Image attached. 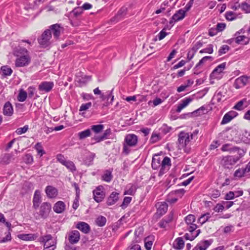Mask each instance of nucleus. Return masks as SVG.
<instances>
[{
    "instance_id": "nucleus-1",
    "label": "nucleus",
    "mask_w": 250,
    "mask_h": 250,
    "mask_svg": "<svg viewBox=\"0 0 250 250\" xmlns=\"http://www.w3.org/2000/svg\"><path fill=\"white\" fill-rule=\"evenodd\" d=\"M171 161L168 157L161 156L155 154L152 158L151 166L154 169L160 168L159 173L163 174L165 172L166 168L171 166Z\"/></svg>"
},
{
    "instance_id": "nucleus-2",
    "label": "nucleus",
    "mask_w": 250,
    "mask_h": 250,
    "mask_svg": "<svg viewBox=\"0 0 250 250\" xmlns=\"http://www.w3.org/2000/svg\"><path fill=\"white\" fill-rule=\"evenodd\" d=\"M138 143V137L134 134H128L126 135L125 138V143L123 146V152L128 154L130 149L129 147L135 146Z\"/></svg>"
},
{
    "instance_id": "nucleus-3",
    "label": "nucleus",
    "mask_w": 250,
    "mask_h": 250,
    "mask_svg": "<svg viewBox=\"0 0 250 250\" xmlns=\"http://www.w3.org/2000/svg\"><path fill=\"white\" fill-rule=\"evenodd\" d=\"M51 205L49 203L44 202L40 206L39 211L34 214L36 219L39 220L41 218L45 219L47 218L51 211Z\"/></svg>"
},
{
    "instance_id": "nucleus-4",
    "label": "nucleus",
    "mask_w": 250,
    "mask_h": 250,
    "mask_svg": "<svg viewBox=\"0 0 250 250\" xmlns=\"http://www.w3.org/2000/svg\"><path fill=\"white\" fill-rule=\"evenodd\" d=\"M191 140L189 133L181 131L178 134V146L179 148H185Z\"/></svg>"
},
{
    "instance_id": "nucleus-5",
    "label": "nucleus",
    "mask_w": 250,
    "mask_h": 250,
    "mask_svg": "<svg viewBox=\"0 0 250 250\" xmlns=\"http://www.w3.org/2000/svg\"><path fill=\"white\" fill-rule=\"evenodd\" d=\"M239 160V157L234 156H227L223 157L221 163L226 168H231Z\"/></svg>"
},
{
    "instance_id": "nucleus-6",
    "label": "nucleus",
    "mask_w": 250,
    "mask_h": 250,
    "mask_svg": "<svg viewBox=\"0 0 250 250\" xmlns=\"http://www.w3.org/2000/svg\"><path fill=\"white\" fill-rule=\"evenodd\" d=\"M51 38V32L50 29L45 30L38 39L39 43L43 47H47L50 44V40Z\"/></svg>"
},
{
    "instance_id": "nucleus-7",
    "label": "nucleus",
    "mask_w": 250,
    "mask_h": 250,
    "mask_svg": "<svg viewBox=\"0 0 250 250\" xmlns=\"http://www.w3.org/2000/svg\"><path fill=\"white\" fill-rule=\"evenodd\" d=\"M156 207L157 209L154 216L156 218H160L167 211L168 206L166 202H163L157 203L156 204Z\"/></svg>"
},
{
    "instance_id": "nucleus-8",
    "label": "nucleus",
    "mask_w": 250,
    "mask_h": 250,
    "mask_svg": "<svg viewBox=\"0 0 250 250\" xmlns=\"http://www.w3.org/2000/svg\"><path fill=\"white\" fill-rule=\"evenodd\" d=\"M31 58L29 55H25L18 57L15 61L16 67H24L27 66L30 63Z\"/></svg>"
},
{
    "instance_id": "nucleus-9",
    "label": "nucleus",
    "mask_w": 250,
    "mask_h": 250,
    "mask_svg": "<svg viewBox=\"0 0 250 250\" xmlns=\"http://www.w3.org/2000/svg\"><path fill=\"white\" fill-rule=\"evenodd\" d=\"M185 221L189 227L187 228V229L190 232L194 231L197 229V226L194 223L195 221V217L194 215L189 214L185 217Z\"/></svg>"
},
{
    "instance_id": "nucleus-10",
    "label": "nucleus",
    "mask_w": 250,
    "mask_h": 250,
    "mask_svg": "<svg viewBox=\"0 0 250 250\" xmlns=\"http://www.w3.org/2000/svg\"><path fill=\"white\" fill-rule=\"evenodd\" d=\"M186 12V10L182 9L176 11V12L171 17V19L169 21V23L173 25L175 22L183 19L185 17Z\"/></svg>"
},
{
    "instance_id": "nucleus-11",
    "label": "nucleus",
    "mask_w": 250,
    "mask_h": 250,
    "mask_svg": "<svg viewBox=\"0 0 250 250\" xmlns=\"http://www.w3.org/2000/svg\"><path fill=\"white\" fill-rule=\"evenodd\" d=\"M103 187L99 186L93 191L94 200L97 202H101L104 197V193L103 190Z\"/></svg>"
},
{
    "instance_id": "nucleus-12",
    "label": "nucleus",
    "mask_w": 250,
    "mask_h": 250,
    "mask_svg": "<svg viewBox=\"0 0 250 250\" xmlns=\"http://www.w3.org/2000/svg\"><path fill=\"white\" fill-rule=\"evenodd\" d=\"M80 239V232L78 230H72L68 234V240L71 244L77 243Z\"/></svg>"
},
{
    "instance_id": "nucleus-13",
    "label": "nucleus",
    "mask_w": 250,
    "mask_h": 250,
    "mask_svg": "<svg viewBox=\"0 0 250 250\" xmlns=\"http://www.w3.org/2000/svg\"><path fill=\"white\" fill-rule=\"evenodd\" d=\"M248 79L249 77L245 76H243L237 78L234 82V86L237 89L244 86L248 83Z\"/></svg>"
},
{
    "instance_id": "nucleus-14",
    "label": "nucleus",
    "mask_w": 250,
    "mask_h": 250,
    "mask_svg": "<svg viewBox=\"0 0 250 250\" xmlns=\"http://www.w3.org/2000/svg\"><path fill=\"white\" fill-rule=\"evenodd\" d=\"M41 202V192L38 190H36L35 191L33 199V208L36 209L39 207Z\"/></svg>"
},
{
    "instance_id": "nucleus-15",
    "label": "nucleus",
    "mask_w": 250,
    "mask_h": 250,
    "mask_svg": "<svg viewBox=\"0 0 250 250\" xmlns=\"http://www.w3.org/2000/svg\"><path fill=\"white\" fill-rule=\"evenodd\" d=\"M45 193L49 198H54L58 195V190L55 187L48 186L45 188Z\"/></svg>"
},
{
    "instance_id": "nucleus-16",
    "label": "nucleus",
    "mask_w": 250,
    "mask_h": 250,
    "mask_svg": "<svg viewBox=\"0 0 250 250\" xmlns=\"http://www.w3.org/2000/svg\"><path fill=\"white\" fill-rule=\"evenodd\" d=\"M119 193L116 192H112L107 200V205L112 206L115 204L119 200Z\"/></svg>"
},
{
    "instance_id": "nucleus-17",
    "label": "nucleus",
    "mask_w": 250,
    "mask_h": 250,
    "mask_svg": "<svg viewBox=\"0 0 250 250\" xmlns=\"http://www.w3.org/2000/svg\"><path fill=\"white\" fill-rule=\"evenodd\" d=\"M53 85V82H42L39 85V89L42 91L48 92L52 89Z\"/></svg>"
},
{
    "instance_id": "nucleus-18",
    "label": "nucleus",
    "mask_w": 250,
    "mask_h": 250,
    "mask_svg": "<svg viewBox=\"0 0 250 250\" xmlns=\"http://www.w3.org/2000/svg\"><path fill=\"white\" fill-rule=\"evenodd\" d=\"M3 113L4 115L11 116L13 114V108L10 102L5 103L3 107Z\"/></svg>"
},
{
    "instance_id": "nucleus-19",
    "label": "nucleus",
    "mask_w": 250,
    "mask_h": 250,
    "mask_svg": "<svg viewBox=\"0 0 250 250\" xmlns=\"http://www.w3.org/2000/svg\"><path fill=\"white\" fill-rule=\"evenodd\" d=\"M76 228L84 233H88L90 230L89 225L84 222H79L77 223Z\"/></svg>"
},
{
    "instance_id": "nucleus-20",
    "label": "nucleus",
    "mask_w": 250,
    "mask_h": 250,
    "mask_svg": "<svg viewBox=\"0 0 250 250\" xmlns=\"http://www.w3.org/2000/svg\"><path fill=\"white\" fill-rule=\"evenodd\" d=\"M212 240H205L200 242L192 250H206L211 245Z\"/></svg>"
},
{
    "instance_id": "nucleus-21",
    "label": "nucleus",
    "mask_w": 250,
    "mask_h": 250,
    "mask_svg": "<svg viewBox=\"0 0 250 250\" xmlns=\"http://www.w3.org/2000/svg\"><path fill=\"white\" fill-rule=\"evenodd\" d=\"M65 209V203L61 201H58L56 203L53 207L54 211L57 213H62Z\"/></svg>"
},
{
    "instance_id": "nucleus-22",
    "label": "nucleus",
    "mask_w": 250,
    "mask_h": 250,
    "mask_svg": "<svg viewBox=\"0 0 250 250\" xmlns=\"http://www.w3.org/2000/svg\"><path fill=\"white\" fill-rule=\"evenodd\" d=\"M50 29L51 33H52L54 37L57 39L60 36L62 28L61 27L60 24H55L50 26Z\"/></svg>"
},
{
    "instance_id": "nucleus-23",
    "label": "nucleus",
    "mask_w": 250,
    "mask_h": 250,
    "mask_svg": "<svg viewBox=\"0 0 250 250\" xmlns=\"http://www.w3.org/2000/svg\"><path fill=\"white\" fill-rule=\"evenodd\" d=\"M192 101V99L190 97L183 99L181 103L178 105L176 109V112L180 113L181 110L186 107Z\"/></svg>"
},
{
    "instance_id": "nucleus-24",
    "label": "nucleus",
    "mask_w": 250,
    "mask_h": 250,
    "mask_svg": "<svg viewBox=\"0 0 250 250\" xmlns=\"http://www.w3.org/2000/svg\"><path fill=\"white\" fill-rule=\"evenodd\" d=\"M13 54L15 56L20 57L21 56L28 55V51L25 48L18 46L14 49Z\"/></svg>"
},
{
    "instance_id": "nucleus-25",
    "label": "nucleus",
    "mask_w": 250,
    "mask_h": 250,
    "mask_svg": "<svg viewBox=\"0 0 250 250\" xmlns=\"http://www.w3.org/2000/svg\"><path fill=\"white\" fill-rule=\"evenodd\" d=\"M185 243L182 237L176 238L173 242V248L177 250H182L184 247Z\"/></svg>"
},
{
    "instance_id": "nucleus-26",
    "label": "nucleus",
    "mask_w": 250,
    "mask_h": 250,
    "mask_svg": "<svg viewBox=\"0 0 250 250\" xmlns=\"http://www.w3.org/2000/svg\"><path fill=\"white\" fill-rule=\"evenodd\" d=\"M248 105L247 103V99H243L242 100L239 101L233 107V109L237 110H242L245 107H246Z\"/></svg>"
},
{
    "instance_id": "nucleus-27",
    "label": "nucleus",
    "mask_w": 250,
    "mask_h": 250,
    "mask_svg": "<svg viewBox=\"0 0 250 250\" xmlns=\"http://www.w3.org/2000/svg\"><path fill=\"white\" fill-rule=\"evenodd\" d=\"M96 155L94 153L89 152L88 154L83 160V162L85 165L87 166H89L93 164V161Z\"/></svg>"
},
{
    "instance_id": "nucleus-28",
    "label": "nucleus",
    "mask_w": 250,
    "mask_h": 250,
    "mask_svg": "<svg viewBox=\"0 0 250 250\" xmlns=\"http://www.w3.org/2000/svg\"><path fill=\"white\" fill-rule=\"evenodd\" d=\"M37 237V235L35 234H23L19 235V238L24 241L34 240Z\"/></svg>"
},
{
    "instance_id": "nucleus-29",
    "label": "nucleus",
    "mask_w": 250,
    "mask_h": 250,
    "mask_svg": "<svg viewBox=\"0 0 250 250\" xmlns=\"http://www.w3.org/2000/svg\"><path fill=\"white\" fill-rule=\"evenodd\" d=\"M112 178V171L110 169L106 170L102 176V180L107 183L110 182Z\"/></svg>"
},
{
    "instance_id": "nucleus-30",
    "label": "nucleus",
    "mask_w": 250,
    "mask_h": 250,
    "mask_svg": "<svg viewBox=\"0 0 250 250\" xmlns=\"http://www.w3.org/2000/svg\"><path fill=\"white\" fill-rule=\"evenodd\" d=\"M235 42L237 44L246 45L249 43V40L245 36H239L235 38Z\"/></svg>"
},
{
    "instance_id": "nucleus-31",
    "label": "nucleus",
    "mask_w": 250,
    "mask_h": 250,
    "mask_svg": "<svg viewBox=\"0 0 250 250\" xmlns=\"http://www.w3.org/2000/svg\"><path fill=\"white\" fill-rule=\"evenodd\" d=\"M154 241L152 236H148L145 239V247L146 250H150Z\"/></svg>"
},
{
    "instance_id": "nucleus-32",
    "label": "nucleus",
    "mask_w": 250,
    "mask_h": 250,
    "mask_svg": "<svg viewBox=\"0 0 250 250\" xmlns=\"http://www.w3.org/2000/svg\"><path fill=\"white\" fill-rule=\"evenodd\" d=\"M83 10L81 7L75 8L71 12L70 14L73 18H77L83 13Z\"/></svg>"
},
{
    "instance_id": "nucleus-33",
    "label": "nucleus",
    "mask_w": 250,
    "mask_h": 250,
    "mask_svg": "<svg viewBox=\"0 0 250 250\" xmlns=\"http://www.w3.org/2000/svg\"><path fill=\"white\" fill-rule=\"evenodd\" d=\"M91 132L90 129H87L85 130L80 132L78 133L79 139L83 140L91 135Z\"/></svg>"
},
{
    "instance_id": "nucleus-34",
    "label": "nucleus",
    "mask_w": 250,
    "mask_h": 250,
    "mask_svg": "<svg viewBox=\"0 0 250 250\" xmlns=\"http://www.w3.org/2000/svg\"><path fill=\"white\" fill-rule=\"evenodd\" d=\"M52 240V236L50 234H47L40 237V242L43 243L44 245L48 247V243Z\"/></svg>"
},
{
    "instance_id": "nucleus-35",
    "label": "nucleus",
    "mask_w": 250,
    "mask_h": 250,
    "mask_svg": "<svg viewBox=\"0 0 250 250\" xmlns=\"http://www.w3.org/2000/svg\"><path fill=\"white\" fill-rule=\"evenodd\" d=\"M225 17L229 21H232L237 19V14L232 11H227L225 13Z\"/></svg>"
},
{
    "instance_id": "nucleus-36",
    "label": "nucleus",
    "mask_w": 250,
    "mask_h": 250,
    "mask_svg": "<svg viewBox=\"0 0 250 250\" xmlns=\"http://www.w3.org/2000/svg\"><path fill=\"white\" fill-rule=\"evenodd\" d=\"M106 222V219L103 216H100L96 218V223L100 227H103L105 225Z\"/></svg>"
},
{
    "instance_id": "nucleus-37",
    "label": "nucleus",
    "mask_w": 250,
    "mask_h": 250,
    "mask_svg": "<svg viewBox=\"0 0 250 250\" xmlns=\"http://www.w3.org/2000/svg\"><path fill=\"white\" fill-rule=\"evenodd\" d=\"M63 166H65L71 172H74L76 170V167L72 161L67 160Z\"/></svg>"
},
{
    "instance_id": "nucleus-38",
    "label": "nucleus",
    "mask_w": 250,
    "mask_h": 250,
    "mask_svg": "<svg viewBox=\"0 0 250 250\" xmlns=\"http://www.w3.org/2000/svg\"><path fill=\"white\" fill-rule=\"evenodd\" d=\"M103 125H93L91 126V130L95 133L101 132L104 129Z\"/></svg>"
},
{
    "instance_id": "nucleus-39",
    "label": "nucleus",
    "mask_w": 250,
    "mask_h": 250,
    "mask_svg": "<svg viewBox=\"0 0 250 250\" xmlns=\"http://www.w3.org/2000/svg\"><path fill=\"white\" fill-rule=\"evenodd\" d=\"M35 148L37 150L38 154L40 155V156H42L45 153L41 143H37L35 146Z\"/></svg>"
},
{
    "instance_id": "nucleus-40",
    "label": "nucleus",
    "mask_w": 250,
    "mask_h": 250,
    "mask_svg": "<svg viewBox=\"0 0 250 250\" xmlns=\"http://www.w3.org/2000/svg\"><path fill=\"white\" fill-rule=\"evenodd\" d=\"M226 62H223L218 65L213 71L212 74H215L216 73H221L225 68Z\"/></svg>"
},
{
    "instance_id": "nucleus-41",
    "label": "nucleus",
    "mask_w": 250,
    "mask_h": 250,
    "mask_svg": "<svg viewBox=\"0 0 250 250\" xmlns=\"http://www.w3.org/2000/svg\"><path fill=\"white\" fill-rule=\"evenodd\" d=\"M208 60H212V58L211 56H205L203 57L201 60L199 61V62H198V63L196 65L195 67H194V69L195 70L197 69L198 67H199L200 65L206 62Z\"/></svg>"
},
{
    "instance_id": "nucleus-42",
    "label": "nucleus",
    "mask_w": 250,
    "mask_h": 250,
    "mask_svg": "<svg viewBox=\"0 0 250 250\" xmlns=\"http://www.w3.org/2000/svg\"><path fill=\"white\" fill-rule=\"evenodd\" d=\"M27 96V92L23 90H21L18 95V100L19 101L22 102L25 101Z\"/></svg>"
},
{
    "instance_id": "nucleus-43",
    "label": "nucleus",
    "mask_w": 250,
    "mask_h": 250,
    "mask_svg": "<svg viewBox=\"0 0 250 250\" xmlns=\"http://www.w3.org/2000/svg\"><path fill=\"white\" fill-rule=\"evenodd\" d=\"M210 217V215L209 213H207L206 214L202 215L199 218V222L201 224H203L205 222H206Z\"/></svg>"
},
{
    "instance_id": "nucleus-44",
    "label": "nucleus",
    "mask_w": 250,
    "mask_h": 250,
    "mask_svg": "<svg viewBox=\"0 0 250 250\" xmlns=\"http://www.w3.org/2000/svg\"><path fill=\"white\" fill-rule=\"evenodd\" d=\"M234 176L236 177L241 178L247 176V174L244 171V168H239L235 171Z\"/></svg>"
},
{
    "instance_id": "nucleus-45",
    "label": "nucleus",
    "mask_w": 250,
    "mask_h": 250,
    "mask_svg": "<svg viewBox=\"0 0 250 250\" xmlns=\"http://www.w3.org/2000/svg\"><path fill=\"white\" fill-rule=\"evenodd\" d=\"M112 90L111 91L107 92V94L106 95L102 94V95H101V98L103 101L105 99L108 100L109 98H111L110 103H111L114 99V96L112 95Z\"/></svg>"
},
{
    "instance_id": "nucleus-46",
    "label": "nucleus",
    "mask_w": 250,
    "mask_h": 250,
    "mask_svg": "<svg viewBox=\"0 0 250 250\" xmlns=\"http://www.w3.org/2000/svg\"><path fill=\"white\" fill-rule=\"evenodd\" d=\"M3 75L5 76H10L12 73V70L7 66H4L1 67Z\"/></svg>"
},
{
    "instance_id": "nucleus-47",
    "label": "nucleus",
    "mask_w": 250,
    "mask_h": 250,
    "mask_svg": "<svg viewBox=\"0 0 250 250\" xmlns=\"http://www.w3.org/2000/svg\"><path fill=\"white\" fill-rule=\"evenodd\" d=\"M126 12L127 8L125 7H122L117 14V18H121L124 17L126 15Z\"/></svg>"
},
{
    "instance_id": "nucleus-48",
    "label": "nucleus",
    "mask_w": 250,
    "mask_h": 250,
    "mask_svg": "<svg viewBox=\"0 0 250 250\" xmlns=\"http://www.w3.org/2000/svg\"><path fill=\"white\" fill-rule=\"evenodd\" d=\"M229 50V47L227 45H222L218 51V54L221 56L227 53Z\"/></svg>"
},
{
    "instance_id": "nucleus-49",
    "label": "nucleus",
    "mask_w": 250,
    "mask_h": 250,
    "mask_svg": "<svg viewBox=\"0 0 250 250\" xmlns=\"http://www.w3.org/2000/svg\"><path fill=\"white\" fill-rule=\"evenodd\" d=\"M232 120V118L229 115L228 113H226L224 116L221 122V125H225Z\"/></svg>"
},
{
    "instance_id": "nucleus-50",
    "label": "nucleus",
    "mask_w": 250,
    "mask_h": 250,
    "mask_svg": "<svg viewBox=\"0 0 250 250\" xmlns=\"http://www.w3.org/2000/svg\"><path fill=\"white\" fill-rule=\"evenodd\" d=\"M10 229H8V231L6 233V236L3 237L1 240H0V243H5L8 241H10L11 240V232L10 231Z\"/></svg>"
},
{
    "instance_id": "nucleus-51",
    "label": "nucleus",
    "mask_w": 250,
    "mask_h": 250,
    "mask_svg": "<svg viewBox=\"0 0 250 250\" xmlns=\"http://www.w3.org/2000/svg\"><path fill=\"white\" fill-rule=\"evenodd\" d=\"M213 45L211 44L208 45V47L200 51V53H208L212 54L213 53Z\"/></svg>"
},
{
    "instance_id": "nucleus-52",
    "label": "nucleus",
    "mask_w": 250,
    "mask_h": 250,
    "mask_svg": "<svg viewBox=\"0 0 250 250\" xmlns=\"http://www.w3.org/2000/svg\"><path fill=\"white\" fill-rule=\"evenodd\" d=\"M231 150H232V151H238L239 156H234L236 157H239V159L242 157H243L245 153V151L244 150L241 149L239 147H234L232 148Z\"/></svg>"
},
{
    "instance_id": "nucleus-53",
    "label": "nucleus",
    "mask_w": 250,
    "mask_h": 250,
    "mask_svg": "<svg viewBox=\"0 0 250 250\" xmlns=\"http://www.w3.org/2000/svg\"><path fill=\"white\" fill-rule=\"evenodd\" d=\"M90 79V76H84V77H82V78L79 79L78 82L80 83L81 86H82L83 84H85Z\"/></svg>"
},
{
    "instance_id": "nucleus-54",
    "label": "nucleus",
    "mask_w": 250,
    "mask_h": 250,
    "mask_svg": "<svg viewBox=\"0 0 250 250\" xmlns=\"http://www.w3.org/2000/svg\"><path fill=\"white\" fill-rule=\"evenodd\" d=\"M131 200L132 198L130 197H125L121 207H122L123 208H125L130 203Z\"/></svg>"
},
{
    "instance_id": "nucleus-55",
    "label": "nucleus",
    "mask_w": 250,
    "mask_h": 250,
    "mask_svg": "<svg viewBox=\"0 0 250 250\" xmlns=\"http://www.w3.org/2000/svg\"><path fill=\"white\" fill-rule=\"evenodd\" d=\"M24 160L26 164H31L33 162V156L30 154H26L24 156Z\"/></svg>"
},
{
    "instance_id": "nucleus-56",
    "label": "nucleus",
    "mask_w": 250,
    "mask_h": 250,
    "mask_svg": "<svg viewBox=\"0 0 250 250\" xmlns=\"http://www.w3.org/2000/svg\"><path fill=\"white\" fill-rule=\"evenodd\" d=\"M91 105L92 103L91 102H88L86 104H83L80 106V111H82L86 110L91 106Z\"/></svg>"
},
{
    "instance_id": "nucleus-57",
    "label": "nucleus",
    "mask_w": 250,
    "mask_h": 250,
    "mask_svg": "<svg viewBox=\"0 0 250 250\" xmlns=\"http://www.w3.org/2000/svg\"><path fill=\"white\" fill-rule=\"evenodd\" d=\"M28 129V125H25L23 127L19 128L16 130V133L19 134L21 135L23 133H25Z\"/></svg>"
},
{
    "instance_id": "nucleus-58",
    "label": "nucleus",
    "mask_w": 250,
    "mask_h": 250,
    "mask_svg": "<svg viewBox=\"0 0 250 250\" xmlns=\"http://www.w3.org/2000/svg\"><path fill=\"white\" fill-rule=\"evenodd\" d=\"M128 249L130 250H141V246L135 243L132 242L130 246L128 247Z\"/></svg>"
},
{
    "instance_id": "nucleus-59",
    "label": "nucleus",
    "mask_w": 250,
    "mask_h": 250,
    "mask_svg": "<svg viewBox=\"0 0 250 250\" xmlns=\"http://www.w3.org/2000/svg\"><path fill=\"white\" fill-rule=\"evenodd\" d=\"M160 139V136L158 134L153 133L151 135L150 141L152 143H156Z\"/></svg>"
},
{
    "instance_id": "nucleus-60",
    "label": "nucleus",
    "mask_w": 250,
    "mask_h": 250,
    "mask_svg": "<svg viewBox=\"0 0 250 250\" xmlns=\"http://www.w3.org/2000/svg\"><path fill=\"white\" fill-rule=\"evenodd\" d=\"M241 7L242 9L245 11L246 13L250 12V5L248 3L246 2L242 3Z\"/></svg>"
},
{
    "instance_id": "nucleus-61",
    "label": "nucleus",
    "mask_w": 250,
    "mask_h": 250,
    "mask_svg": "<svg viewBox=\"0 0 250 250\" xmlns=\"http://www.w3.org/2000/svg\"><path fill=\"white\" fill-rule=\"evenodd\" d=\"M225 208L223 204H217L216 206L214 208V210L215 212H219L222 211Z\"/></svg>"
},
{
    "instance_id": "nucleus-62",
    "label": "nucleus",
    "mask_w": 250,
    "mask_h": 250,
    "mask_svg": "<svg viewBox=\"0 0 250 250\" xmlns=\"http://www.w3.org/2000/svg\"><path fill=\"white\" fill-rule=\"evenodd\" d=\"M226 24L225 23H218L216 25V29L218 32L223 31L226 28Z\"/></svg>"
},
{
    "instance_id": "nucleus-63",
    "label": "nucleus",
    "mask_w": 250,
    "mask_h": 250,
    "mask_svg": "<svg viewBox=\"0 0 250 250\" xmlns=\"http://www.w3.org/2000/svg\"><path fill=\"white\" fill-rule=\"evenodd\" d=\"M222 93L220 91L216 92L213 97V99L217 101L220 102L222 101Z\"/></svg>"
},
{
    "instance_id": "nucleus-64",
    "label": "nucleus",
    "mask_w": 250,
    "mask_h": 250,
    "mask_svg": "<svg viewBox=\"0 0 250 250\" xmlns=\"http://www.w3.org/2000/svg\"><path fill=\"white\" fill-rule=\"evenodd\" d=\"M57 159L58 161H59L60 163H61L62 165L66 162L67 160H65L63 155L60 154L57 155Z\"/></svg>"
}]
</instances>
